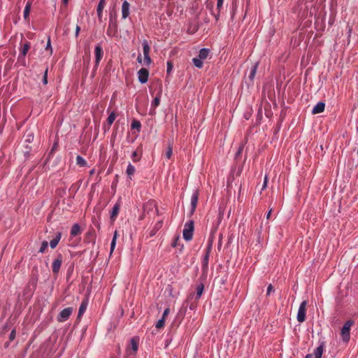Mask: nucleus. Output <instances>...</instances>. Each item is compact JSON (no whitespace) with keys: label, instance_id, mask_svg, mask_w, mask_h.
<instances>
[{"label":"nucleus","instance_id":"393cba45","mask_svg":"<svg viewBox=\"0 0 358 358\" xmlns=\"http://www.w3.org/2000/svg\"><path fill=\"white\" fill-rule=\"evenodd\" d=\"M76 164L80 166H85L87 164L85 159L80 155L76 157Z\"/></svg>","mask_w":358,"mask_h":358},{"label":"nucleus","instance_id":"2f4dec72","mask_svg":"<svg viewBox=\"0 0 358 358\" xmlns=\"http://www.w3.org/2000/svg\"><path fill=\"white\" fill-rule=\"evenodd\" d=\"M164 322H165V320H164V318H161L160 320H159L157 323H156V327L157 329H161L162 327H164Z\"/></svg>","mask_w":358,"mask_h":358},{"label":"nucleus","instance_id":"58836bf2","mask_svg":"<svg viewBox=\"0 0 358 358\" xmlns=\"http://www.w3.org/2000/svg\"><path fill=\"white\" fill-rule=\"evenodd\" d=\"M173 69V65L171 62H167V73H171Z\"/></svg>","mask_w":358,"mask_h":358},{"label":"nucleus","instance_id":"473e14b6","mask_svg":"<svg viewBox=\"0 0 358 358\" xmlns=\"http://www.w3.org/2000/svg\"><path fill=\"white\" fill-rule=\"evenodd\" d=\"M173 151H172V147L171 145H169L166 151V157L168 159H170L172 155Z\"/></svg>","mask_w":358,"mask_h":358},{"label":"nucleus","instance_id":"5701e85b","mask_svg":"<svg viewBox=\"0 0 358 358\" xmlns=\"http://www.w3.org/2000/svg\"><path fill=\"white\" fill-rule=\"evenodd\" d=\"M87 303L86 301H83L82 303L80 306L79 311L78 314V317H80L83 315V314L85 313V311L87 309Z\"/></svg>","mask_w":358,"mask_h":358},{"label":"nucleus","instance_id":"423d86ee","mask_svg":"<svg viewBox=\"0 0 358 358\" xmlns=\"http://www.w3.org/2000/svg\"><path fill=\"white\" fill-rule=\"evenodd\" d=\"M73 312L71 307L63 309L59 314L57 320L59 322H64L69 319Z\"/></svg>","mask_w":358,"mask_h":358},{"label":"nucleus","instance_id":"ea45409f","mask_svg":"<svg viewBox=\"0 0 358 358\" xmlns=\"http://www.w3.org/2000/svg\"><path fill=\"white\" fill-rule=\"evenodd\" d=\"M223 4V0H217V9H220Z\"/></svg>","mask_w":358,"mask_h":358},{"label":"nucleus","instance_id":"f03ea898","mask_svg":"<svg viewBox=\"0 0 358 358\" xmlns=\"http://www.w3.org/2000/svg\"><path fill=\"white\" fill-rule=\"evenodd\" d=\"M194 231V222L192 221H189L185 224L183 229V238L186 241H190L192 238Z\"/></svg>","mask_w":358,"mask_h":358},{"label":"nucleus","instance_id":"ddd939ff","mask_svg":"<svg viewBox=\"0 0 358 358\" xmlns=\"http://www.w3.org/2000/svg\"><path fill=\"white\" fill-rule=\"evenodd\" d=\"M129 8L130 4L127 1H124L122 5V17L123 19H126L129 15Z\"/></svg>","mask_w":358,"mask_h":358},{"label":"nucleus","instance_id":"603ef678","mask_svg":"<svg viewBox=\"0 0 358 358\" xmlns=\"http://www.w3.org/2000/svg\"><path fill=\"white\" fill-rule=\"evenodd\" d=\"M62 1H63V3H64V4H67V3H68L69 0H62Z\"/></svg>","mask_w":358,"mask_h":358},{"label":"nucleus","instance_id":"5fc2aeb1","mask_svg":"<svg viewBox=\"0 0 358 358\" xmlns=\"http://www.w3.org/2000/svg\"><path fill=\"white\" fill-rule=\"evenodd\" d=\"M110 358H114V357H110Z\"/></svg>","mask_w":358,"mask_h":358},{"label":"nucleus","instance_id":"6ab92c4d","mask_svg":"<svg viewBox=\"0 0 358 358\" xmlns=\"http://www.w3.org/2000/svg\"><path fill=\"white\" fill-rule=\"evenodd\" d=\"M258 65H259V63L258 62H256L250 69V73H249V76H248V78L249 79L252 81L255 75H256V73H257V67H258Z\"/></svg>","mask_w":358,"mask_h":358},{"label":"nucleus","instance_id":"20e7f679","mask_svg":"<svg viewBox=\"0 0 358 358\" xmlns=\"http://www.w3.org/2000/svg\"><path fill=\"white\" fill-rule=\"evenodd\" d=\"M142 45L144 55V62L145 65L149 66L152 62V59L150 57V48L146 40H143Z\"/></svg>","mask_w":358,"mask_h":358},{"label":"nucleus","instance_id":"f8f14e48","mask_svg":"<svg viewBox=\"0 0 358 358\" xmlns=\"http://www.w3.org/2000/svg\"><path fill=\"white\" fill-rule=\"evenodd\" d=\"M138 340L136 338H133L131 340V348H128L127 352L129 355L135 354L138 350Z\"/></svg>","mask_w":358,"mask_h":358},{"label":"nucleus","instance_id":"9d476101","mask_svg":"<svg viewBox=\"0 0 358 358\" xmlns=\"http://www.w3.org/2000/svg\"><path fill=\"white\" fill-rule=\"evenodd\" d=\"M62 262V257L61 255H59L56 259L54 260L52 265V271L54 273H57L59 271Z\"/></svg>","mask_w":358,"mask_h":358},{"label":"nucleus","instance_id":"c03bdc74","mask_svg":"<svg viewBox=\"0 0 358 358\" xmlns=\"http://www.w3.org/2000/svg\"><path fill=\"white\" fill-rule=\"evenodd\" d=\"M80 28L78 25L76 27V36H78L79 32H80Z\"/></svg>","mask_w":358,"mask_h":358},{"label":"nucleus","instance_id":"3c124183","mask_svg":"<svg viewBox=\"0 0 358 358\" xmlns=\"http://www.w3.org/2000/svg\"><path fill=\"white\" fill-rule=\"evenodd\" d=\"M208 254H206V255H205L204 260H205V261H207V260H208Z\"/></svg>","mask_w":358,"mask_h":358},{"label":"nucleus","instance_id":"cd10ccee","mask_svg":"<svg viewBox=\"0 0 358 358\" xmlns=\"http://www.w3.org/2000/svg\"><path fill=\"white\" fill-rule=\"evenodd\" d=\"M48 245V243L46 241H43L41 243V246L39 249V252L43 253L45 251V250L47 249Z\"/></svg>","mask_w":358,"mask_h":358},{"label":"nucleus","instance_id":"8fccbe9b","mask_svg":"<svg viewBox=\"0 0 358 358\" xmlns=\"http://www.w3.org/2000/svg\"><path fill=\"white\" fill-rule=\"evenodd\" d=\"M305 358H313V355L312 354H308L306 355Z\"/></svg>","mask_w":358,"mask_h":358},{"label":"nucleus","instance_id":"dca6fc26","mask_svg":"<svg viewBox=\"0 0 358 358\" xmlns=\"http://www.w3.org/2000/svg\"><path fill=\"white\" fill-rule=\"evenodd\" d=\"M325 103L322 101L318 102L313 108L312 113L317 114L322 113L324 110Z\"/></svg>","mask_w":358,"mask_h":358},{"label":"nucleus","instance_id":"aec40b11","mask_svg":"<svg viewBox=\"0 0 358 358\" xmlns=\"http://www.w3.org/2000/svg\"><path fill=\"white\" fill-rule=\"evenodd\" d=\"M192 62L195 66L201 68V50H199V57L194 58Z\"/></svg>","mask_w":358,"mask_h":358},{"label":"nucleus","instance_id":"1a4fd4ad","mask_svg":"<svg viewBox=\"0 0 358 358\" xmlns=\"http://www.w3.org/2000/svg\"><path fill=\"white\" fill-rule=\"evenodd\" d=\"M161 94L162 92H159L157 95L155 97L153 101L151 103V108L150 110V115H155V109L159 105L160 103V99H161Z\"/></svg>","mask_w":358,"mask_h":358},{"label":"nucleus","instance_id":"a19ab883","mask_svg":"<svg viewBox=\"0 0 358 358\" xmlns=\"http://www.w3.org/2000/svg\"><path fill=\"white\" fill-rule=\"evenodd\" d=\"M169 313V308L165 309L163 313V315H162V318H164V320H165V317L168 315Z\"/></svg>","mask_w":358,"mask_h":358},{"label":"nucleus","instance_id":"a18cd8bd","mask_svg":"<svg viewBox=\"0 0 358 358\" xmlns=\"http://www.w3.org/2000/svg\"><path fill=\"white\" fill-rule=\"evenodd\" d=\"M117 238V231H115L114 232L113 237V239H112V240H115V241L116 242Z\"/></svg>","mask_w":358,"mask_h":358},{"label":"nucleus","instance_id":"39448f33","mask_svg":"<svg viewBox=\"0 0 358 358\" xmlns=\"http://www.w3.org/2000/svg\"><path fill=\"white\" fill-rule=\"evenodd\" d=\"M196 295H192L189 297V308L194 310L196 308V301L201 296V286H198L196 289Z\"/></svg>","mask_w":358,"mask_h":358},{"label":"nucleus","instance_id":"09e8293b","mask_svg":"<svg viewBox=\"0 0 358 358\" xmlns=\"http://www.w3.org/2000/svg\"><path fill=\"white\" fill-rule=\"evenodd\" d=\"M137 61L139 63H141L142 62V57L141 55H138V58H137Z\"/></svg>","mask_w":358,"mask_h":358},{"label":"nucleus","instance_id":"a211bd4d","mask_svg":"<svg viewBox=\"0 0 358 358\" xmlns=\"http://www.w3.org/2000/svg\"><path fill=\"white\" fill-rule=\"evenodd\" d=\"M31 4H32V1L31 0H28L27 3H26L25 8L24 9V13H23L24 18L25 20L28 19V17H29V12H30V10H31Z\"/></svg>","mask_w":358,"mask_h":358},{"label":"nucleus","instance_id":"79ce46f5","mask_svg":"<svg viewBox=\"0 0 358 358\" xmlns=\"http://www.w3.org/2000/svg\"><path fill=\"white\" fill-rule=\"evenodd\" d=\"M33 138H34V136L31 134H27L26 141L28 142H30Z\"/></svg>","mask_w":358,"mask_h":358},{"label":"nucleus","instance_id":"9b49d317","mask_svg":"<svg viewBox=\"0 0 358 358\" xmlns=\"http://www.w3.org/2000/svg\"><path fill=\"white\" fill-rule=\"evenodd\" d=\"M324 347H325L324 342L321 341L320 343L319 346L316 349L314 350L313 354H312L313 357H314V358H322Z\"/></svg>","mask_w":358,"mask_h":358},{"label":"nucleus","instance_id":"c756f323","mask_svg":"<svg viewBox=\"0 0 358 358\" xmlns=\"http://www.w3.org/2000/svg\"><path fill=\"white\" fill-rule=\"evenodd\" d=\"M45 50L50 51V52H49L50 55H51L52 54V48L51 46V41H50V38H48V42H47L46 46H45Z\"/></svg>","mask_w":358,"mask_h":358},{"label":"nucleus","instance_id":"864d4df0","mask_svg":"<svg viewBox=\"0 0 358 358\" xmlns=\"http://www.w3.org/2000/svg\"><path fill=\"white\" fill-rule=\"evenodd\" d=\"M172 245H173V247H176V243H173V244H172Z\"/></svg>","mask_w":358,"mask_h":358},{"label":"nucleus","instance_id":"e433bc0d","mask_svg":"<svg viewBox=\"0 0 358 358\" xmlns=\"http://www.w3.org/2000/svg\"><path fill=\"white\" fill-rule=\"evenodd\" d=\"M272 292H273V287L271 284H270L267 287L266 295L268 296Z\"/></svg>","mask_w":358,"mask_h":358},{"label":"nucleus","instance_id":"4468645a","mask_svg":"<svg viewBox=\"0 0 358 358\" xmlns=\"http://www.w3.org/2000/svg\"><path fill=\"white\" fill-rule=\"evenodd\" d=\"M120 208V202H117L114 206L113 207V209L110 212V220L112 222H114L116 220L117 215L119 213Z\"/></svg>","mask_w":358,"mask_h":358},{"label":"nucleus","instance_id":"bb28decb","mask_svg":"<svg viewBox=\"0 0 358 358\" xmlns=\"http://www.w3.org/2000/svg\"><path fill=\"white\" fill-rule=\"evenodd\" d=\"M135 167L131 165V164H129L127 168V173L128 176H132L135 173Z\"/></svg>","mask_w":358,"mask_h":358},{"label":"nucleus","instance_id":"f704fd0d","mask_svg":"<svg viewBox=\"0 0 358 358\" xmlns=\"http://www.w3.org/2000/svg\"><path fill=\"white\" fill-rule=\"evenodd\" d=\"M43 83L46 85L48 83V69H45L43 77Z\"/></svg>","mask_w":358,"mask_h":358},{"label":"nucleus","instance_id":"c9c22d12","mask_svg":"<svg viewBox=\"0 0 358 358\" xmlns=\"http://www.w3.org/2000/svg\"><path fill=\"white\" fill-rule=\"evenodd\" d=\"M268 181V177L267 175H266L264 178V184L262 186V190L266 188Z\"/></svg>","mask_w":358,"mask_h":358},{"label":"nucleus","instance_id":"72a5a7b5","mask_svg":"<svg viewBox=\"0 0 358 358\" xmlns=\"http://www.w3.org/2000/svg\"><path fill=\"white\" fill-rule=\"evenodd\" d=\"M210 53V50L208 48H203V60L206 59Z\"/></svg>","mask_w":358,"mask_h":358},{"label":"nucleus","instance_id":"f257e3e1","mask_svg":"<svg viewBox=\"0 0 358 358\" xmlns=\"http://www.w3.org/2000/svg\"><path fill=\"white\" fill-rule=\"evenodd\" d=\"M353 324H354V322L352 320H348L347 322H345L343 327L341 329V336L342 340L345 343H348L350 341V328L353 325Z\"/></svg>","mask_w":358,"mask_h":358},{"label":"nucleus","instance_id":"a878e982","mask_svg":"<svg viewBox=\"0 0 358 358\" xmlns=\"http://www.w3.org/2000/svg\"><path fill=\"white\" fill-rule=\"evenodd\" d=\"M131 158L133 159V162H138L141 159V154L138 152V150H136L133 152L131 155Z\"/></svg>","mask_w":358,"mask_h":358},{"label":"nucleus","instance_id":"6e6552de","mask_svg":"<svg viewBox=\"0 0 358 358\" xmlns=\"http://www.w3.org/2000/svg\"><path fill=\"white\" fill-rule=\"evenodd\" d=\"M95 53V66H97L99 64V62L103 57V50L100 45H97L95 47L94 50Z\"/></svg>","mask_w":358,"mask_h":358},{"label":"nucleus","instance_id":"49530a36","mask_svg":"<svg viewBox=\"0 0 358 358\" xmlns=\"http://www.w3.org/2000/svg\"><path fill=\"white\" fill-rule=\"evenodd\" d=\"M271 212H272V208H271V209L268 210V212L267 213V215H266V219H269V218H270V216H271Z\"/></svg>","mask_w":358,"mask_h":358},{"label":"nucleus","instance_id":"f3484780","mask_svg":"<svg viewBox=\"0 0 358 358\" xmlns=\"http://www.w3.org/2000/svg\"><path fill=\"white\" fill-rule=\"evenodd\" d=\"M106 5V0H100L97 6L96 13L99 20L101 21L102 18L103 10Z\"/></svg>","mask_w":358,"mask_h":358},{"label":"nucleus","instance_id":"412c9836","mask_svg":"<svg viewBox=\"0 0 358 358\" xmlns=\"http://www.w3.org/2000/svg\"><path fill=\"white\" fill-rule=\"evenodd\" d=\"M80 233V226L78 224H73L71 228V236H76L78 234H79Z\"/></svg>","mask_w":358,"mask_h":358},{"label":"nucleus","instance_id":"0eeeda50","mask_svg":"<svg viewBox=\"0 0 358 358\" xmlns=\"http://www.w3.org/2000/svg\"><path fill=\"white\" fill-rule=\"evenodd\" d=\"M149 72L148 70L142 68L138 71V78L141 83L144 84L148 80Z\"/></svg>","mask_w":358,"mask_h":358},{"label":"nucleus","instance_id":"37998d69","mask_svg":"<svg viewBox=\"0 0 358 358\" xmlns=\"http://www.w3.org/2000/svg\"><path fill=\"white\" fill-rule=\"evenodd\" d=\"M15 330H13L10 334V340H13L15 338Z\"/></svg>","mask_w":358,"mask_h":358},{"label":"nucleus","instance_id":"4be33fe9","mask_svg":"<svg viewBox=\"0 0 358 358\" xmlns=\"http://www.w3.org/2000/svg\"><path fill=\"white\" fill-rule=\"evenodd\" d=\"M60 238H61V234L58 233L57 235L56 236V237L54 239H52L50 243V245L51 248H55L57 246Z\"/></svg>","mask_w":358,"mask_h":358},{"label":"nucleus","instance_id":"c85d7f7f","mask_svg":"<svg viewBox=\"0 0 358 358\" xmlns=\"http://www.w3.org/2000/svg\"><path fill=\"white\" fill-rule=\"evenodd\" d=\"M115 114L114 113H111L107 119L108 124L111 125L113 123V122L115 121Z\"/></svg>","mask_w":358,"mask_h":358},{"label":"nucleus","instance_id":"4c0bfd02","mask_svg":"<svg viewBox=\"0 0 358 358\" xmlns=\"http://www.w3.org/2000/svg\"><path fill=\"white\" fill-rule=\"evenodd\" d=\"M115 245H116V242L115 241V240H112L111 243H110V253H112L113 251L114 250Z\"/></svg>","mask_w":358,"mask_h":358},{"label":"nucleus","instance_id":"2eb2a0df","mask_svg":"<svg viewBox=\"0 0 358 358\" xmlns=\"http://www.w3.org/2000/svg\"><path fill=\"white\" fill-rule=\"evenodd\" d=\"M199 191H196L192 196V198H191V207H192L191 213H194V211L196 207L198 199H199Z\"/></svg>","mask_w":358,"mask_h":358},{"label":"nucleus","instance_id":"7ed1b4c3","mask_svg":"<svg viewBox=\"0 0 358 358\" xmlns=\"http://www.w3.org/2000/svg\"><path fill=\"white\" fill-rule=\"evenodd\" d=\"M306 306H307V301H303L299 306L296 319L299 322H303L306 320Z\"/></svg>","mask_w":358,"mask_h":358},{"label":"nucleus","instance_id":"7c9ffc66","mask_svg":"<svg viewBox=\"0 0 358 358\" xmlns=\"http://www.w3.org/2000/svg\"><path fill=\"white\" fill-rule=\"evenodd\" d=\"M131 128L132 129H139L141 128V123L138 120H134L131 122Z\"/></svg>","mask_w":358,"mask_h":358},{"label":"nucleus","instance_id":"b1692460","mask_svg":"<svg viewBox=\"0 0 358 358\" xmlns=\"http://www.w3.org/2000/svg\"><path fill=\"white\" fill-rule=\"evenodd\" d=\"M29 49H30L29 43L27 42V43H24L22 49L21 50L20 56H22L23 57H24Z\"/></svg>","mask_w":358,"mask_h":358},{"label":"nucleus","instance_id":"de8ad7c7","mask_svg":"<svg viewBox=\"0 0 358 358\" xmlns=\"http://www.w3.org/2000/svg\"><path fill=\"white\" fill-rule=\"evenodd\" d=\"M242 150H243V146H241L239 148H238V150L236 153V156L240 155V153L242 152Z\"/></svg>","mask_w":358,"mask_h":358}]
</instances>
